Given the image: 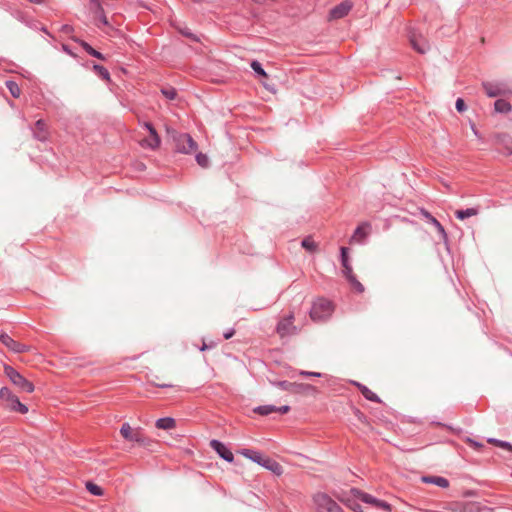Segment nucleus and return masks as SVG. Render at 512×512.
I'll return each mask as SVG.
<instances>
[{"label": "nucleus", "instance_id": "obj_1", "mask_svg": "<svg viewBox=\"0 0 512 512\" xmlns=\"http://www.w3.org/2000/svg\"><path fill=\"white\" fill-rule=\"evenodd\" d=\"M120 435L126 441L144 448H149L154 443L153 439L145 435L141 427H132L128 422L122 424Z\"/></svg>", "mask_w": 512, "mask_h": 512}, {"label": "nucleus", "instance_id": "obj_4", "mask_svg": "<svg viewBox=\"0 0 512 512\" xmlns=\"http://www.w3.org/2000/svg\"><path fill=\"white\" fill-rule=\"evenodd\" d=\"M315 512H344L342 507L327 493L317 492L312 497Z\"/></svg>", "mask_w": 512, "mask_h": 512}, {"label": "nucleus", "instance_id": "obj_35", "mask_svg": "<svg viewBox=\"0 0 512 512\" xmlns=\"http://www.w3.org/2000/svg\"><path fill=\"white\" fill-rule=\"evenodd\" d=\"M250 66L257 75H259L263 78L268 77L267 73L265 72V70L262 68L261 64L258 61H256V60L252 61Z\"/></svg>", "mask_w": 512, "mask_h": 512}, {"label": "nucleus", "instance_id": "obj_16", "mask_svg": "<svg viewBox=\"0 0 512 512\" xmlns=\"http://www.w3.org/2000/svg\"><path fill=\"white\" fill-rule=\"evenodd\" d=\"M33 135L37 140H39L41 142L48 140V138H49L48 126L43 120H38L35 123V126L33 128Z\"/></svg>", "mask_w": 512, "mask_h": 512}, {"label": "nucleus", "instance_id": "obj_29", "mask_svg": "<svg viewBox=\"0 0 512 512\" xmlns=\"http://www.w3.org/2000/svg\"><path fill=\"white\" fill-rule=\"evenodd\" d=\"M461 512H481V506L477 502H465L461 504Z\"/></svg>", "mask_w": 512, "mask_h": 512}, {"label": "nucleus", "instance_id": "obj_46", "mask_svg": "<svg viewBox=\"0 0 512 512\" xmlns=\"http://www.w3.org/2000/svg\"><path fill=\"white\" fill-rule=\"evenodd\" d=\"M27 1L30 3H33V4H44L46 2V0H27Z\"/></svg>", "mask_w": 512, "mask_h": 512}, {"label": "nucleus", "instance_id": "obj_10", "mask_svg": "<svg viewBox=\"0 0 512 512\" xmlns=\"http://www.w3.org/2000/svg\"><path fill=\"white\" fill-rule=\"evenodd\" d=\"M176 147L179 152L189 154L197 150V143L189 134H180L175 138Z\"/></svg>", "mask_w": 512, "mask_h": 512}, {"label": "nucleus", "instance_id": "obj_44", "mask_svg": "<svg viewBox=\"0 0 512 512\" xmlns=\"http://www.w3.org/2000/svg\"><path fill=\"white\" fill-rule=\"evenodd\" d=\"M234 334H235V330L234 329H230L229 331L224 333V338L225 339H230Z\"/></svg>", "mask_w": 512, "mask_h": 512}, {"label": "nucleus", "instance_id": "obj_43", "mask_svg": "<svg viewBox=\"0 0 512 512\" xmlns=\"http://www.w3.org/2000/svg\"><path fill=\"white\" fill-rule=\"evenodd\" d=\"M300 375L306 376V377H320L321 373L319 372H310V371H300Z\"/></svg>", "mask_w": 512, "mask_h": 512}, {"label": "nucleus", "instance_id": "obj_45", "mask_svg": "<svg viewBox=\"0 0 512 512\" xmlns=\"http://www.w3.org/2000/svg\"><path fill=\"white\" fill-rule=\"evenodd\" d=\"M469 443L474 446L475 448H480L482 447V444L476 442V441H473V440H469Z\"/></svg>", "mask_w": 512, "mask_h": 512}, {"label": "nucleus", "instance_id": "obj_31", "mask_svg": "<svg viewBox=\"0 0 512 512\" xmlns=\"http://www.w3.org/2000/svg\"><path fill=\"white\" fill-rule=\"evenodd\" d=\"M93 70L105 81H110V73L105 67L95 64Z\"/></svg>", "mask_w": 512, "mask_h": 512}, {"label": "nucleus", "instance_id": "obj_2", "mask_svg": "<svg viewBox=\"0 0 512 512\" xmlns=\"http://www.w3.org/2000/svg\"><path fill=\"white\" fill-rule=\"evenodd\" d=\"M0 401L2 407L10 412H17L24 415L29 411L28 407L21 403L19 397L8 387H2L0 389Z\"/></svg>", "mask_w": 512, "mask_h": 512}, {"label": "nucleus", "instance_id": "obj_25", "mask_svg": "<svg viewBox=\"0 0 512 512\" xmlns=\"http://www.w3.org/2000/svg\"><path fill=\"white\" fill-rule=\"evenodd\" d=\"M478 213H479L478 208H467L464 210L455 211V216L459 220H464L466 218L476 216V215H478Z\"/></svg>", "mask_w": 512, "mask_h": 512}, {"label": "nucleus", "instance_id": "obj_3", "mask_svg": "<svg viewBox=\"0 0 512 512\" xmlns=\"http://www.w3.org/2000/svg\"><path fill=\"white\" fill-rule=\"evenodd\" d=\"M334 311V305L332 301L326 298H317L311 307L310 318L315 321H324L328 319Z\"/></svg>", "mask_w": 512, "mask_h": 512}, {"label": "nucleus", "instance_id": "obj_41", "mask_svg": "<svg viewBox=\"0 0 512 512\" xmlns=\"http://www.w3.org/2000/svg\"><path fill=\"white\" fill-rule=\"evenodd\" d=\"M343 267V274L345 276V278L347 279V281L351 278V277H354L355 274L353 273V269H352V266L349 264V265H346L345 266H342Z\"/></svg>", "mask_w": 512, "mask_h": 512}, {"label": "nucleus", "instance_id": "obj_42", "mask_svg": "<svg viewBox=\"0 0 512 512\" xmlns=\"http://www.w3.org/2000/svg\"><path fill=\"white\" fill-rule=\"evenodd\" d=\"M456 109H457L459 112H463V111H465V109H466V105H465V102H464V100H463V99L458 98V99L456 100Z\"/></svg>", "mask_w": 512, "mask_h": 512}, {"label": "nucleus", "instance_id": "obj_12", "mask_svg": "<svg viewBox=\"0 0 512 512\" xmlns=\"http://www.w3.org/2000/svg\"><path fill=\"white\" fill-rule=\"evenodd\" d=\"M289 411H290V407L287 405H284L281 407H277L274 405H262V406H258L254 409L255 413L262 415V416H266V415H269L271 413H276V412L280 413V414H286Z\"/></svg>", "mask_w": 512, "mask_h": 512}, {"label": "nucleus", "instance_id": "obj_5", "mask_svg": "<svg viewBox=\"0 0 512 512\" xmlns=\"http://www.w3.org/2000/svg\"><path fill=\"white\" fill-rule=\"evenodd\" d=\"M4 374L10 380V382L20 391L26 393H32L35 390L34 384L26 379L23 375H21L16 369L12 366L5 364Z\"/></svg>", "mask_w": 512, "mask_h": 512}, {"label": "nucleus", "instance_id": "obj_27", "mask_svg": "<svg viewBox=\"0 0 512 512\" xmlns=\"http://www.w3.org/2000/svg\"><path fill=\"white\" fill-rule=\"evenodd\" d=\"M494 108H495V111L499 112V113H508L512 109L511 104L504 99L496 100L495 104H494Z\"/></svg>", "mask_w": 512, "mask_h": 512}, {"label": "nucleus", "instance_id": "obj_9", "mask_svg": "<svg viewBox=\"0 0 512 512\" xmlns=\"http://www.w3.org/2000/svg\"><path fill=\"white\" fill-rule=\"evenodd\" d=\"M144 128L148 131L149 135L140 141V145L143 148L157 149L160 146L161 140L153 125L149 122L143 124Z\"/></svg>", "mask_w": 512, "mask_h": 512}, {"label": "nucleus", "instance_id": "obj_23", "mask_svg": "<svg viewBox=\"0 0 512 512\" xmlns=\"http://www.w3.org/2000/svg\"><path fill=\"white\" fill-rule=\"evenodd\" d=\"M484 90L489 97H496L504 93V90L500 87L499 84L493 83H484Z\"/></svg>", "mask_w": 512, "mask_h": 512}, {"label": "nucleus", "instance_id": "obj_33", "mask_svg": "<svg viewBox=\"0 0 512 512\" xmlns=\"http://www.w3.org/2000/svg\"><path fill=\"white\" fill-rule=\"evenodd\" d=\"M86 489L92 494V495H95V496H102L103 495V490L100 486H98L97 484L93 483V482H87L86 483Z\"/></svg>", "mask_w": 512, "mask_h": 512}, {"label": "nucleus", "instance_id": "obj_37", "mask_svg": "<svg viewBox=\"0 0 512 512\" xmlns=\"http://www.w3.org/2000/svg\"><path fill=\"white\" fill-rule=\"evenodd\" d=\"M161 93L169 100H173L177 96V92L173 87L163 88Z\"/></svg>", "mask_w": 512, "mask_h": 512}, {"label": "nucleus", "instance_id": "obj_21", "mask_svg": "<svg viewBox=\"0 0 512 512\" xmlns=\"http://www.w3.org/2000/svg\"><path fill=\"white\" fill-rule=\"evenodd\" d=\"M155 426L162 430H172L176 427V421L172 417L159 418L156 420Z\"/></svg>", "mask_w": 512, "mask_h": 512}, {"label": "nucleus", "instance_id": "obj_17", "mask_svg": "<svg viewBox=\"0 0 512 512\" xmlns=\"http://www.w3.org/2000/svg\"><path fill=\"white\" fill-rule=\"evenodd\" d=\"M369 230H370V225L368 223H362L361 225H359L351 239H350V242L351 243H354V242H357V243H361L364 241V239L368 236L369 234Z\"/></svg>", "mask_w": 512, "mask_h": 512}, {"label": "nucleus", "instance_id": "obj_50", "mask_svg": "<svg viewBox=\"0 0 512 512\" xmlns=\"http://www.w3.org/2000/svg\"><path fill=\"white\" fill-rule=\"evenodd\" d=\"M263 86L268 89V90H271V88L268 86V84H266L265 82H262Z\"/></svg>", "mask_w": 512, "mask_h": 512}, {"label": "nucleus", "instance_id": "obj_38", "mask_svg": "<svg viewBox=\"0 0 512 512\" xmlns=\"http://www.w3.org/2000/svg\"><path fill=\"white\" fill-rule=\"evenodd\" d=\"M97 25L100 26V24L102 25H107L108 24V20H107V17L104 15V12H103V8L101 7L100 4H98V18H97Z\"/></svg>", "mask_w": 512, "mask_h": 512}, {"label": "nucleus", "instance_id": "obj_47", "mask_svg": "<svg viewBox=\"0 0 512 512\" xmlns=\"http://www.w3.org/2000/svg\"><path fill=\"white\" fill-rule=\"evenodd\" d=\"M357 416H358V419L361 421L365 419V416L360 411H357Z\"/></svg>", "mask_w": 512, "mask_h": 512}, {"label": "nucleus", "instance_id": "obj_14", "mask_svg": "<svg viewBox=\"0 0 512 512\" xmlns=\"http://www.w3.org/2000/svg\"><path fill=\"white\" fill-rule=\"evenodd\" d=\"M352 9V3L350 1H344L339 5L335 6L331 9L329 18L330 19H340L345 17L350 10Z\"/></svg>", "mask_w": 512, "mask_h": 512}, {"label": "nucleus", "instance_id": "obj_11", "mask_svg": "<svg viewBox=\"0 0 512 512\" xmlns=\"http://www.w3.org/2000/svg\"><path fill=\"white\" fill-rule=\"evenodd\" d=\"M0 341L14 353H24L29 351V347L27 345L15 341L6 333H0Z\"/></svg>", "mask_w": 512, "mask_h": 512}, {"label": "nucleus", "instance_id": "obj_39", "mask_svg": "<svg viewBox=\"0 0 512 512\" xmlns=\"http://www.w3.org/2000/svg\"><path fill=\"white\" fill-rule=\"evenodd\" d=\"M196 161L201 167H204V168H206L209 164L208 157L203 153H198L196 155Z\"/></svg>", "mask_w": 512, "mask_h": 512}, {"label": "nucleus", "instance_id": "obj_28", "mask_svg": "<svg viewBox=\"0 0 512 512\" xmlns=\"http://www.w3.org/2000/svg\"><path fill=\"white\" fill-rule=\"evenodd\" d=\"M80 45L82 46V48L91 56L95 57V58H98L100 60H105V57L102 53H100L99 51L95 50L91 45H89L87 42L85 41H80Z\"/></svg>", "mask_w": 512, "mask_h": 512}, {"label": "nucleus", "instance_id": "obj_32", "mask_svg": "<svg viewBox=\"0 0 512 512\" xmlns=\"http://www.w3.org/2000/svg\"><path fill=\"white\" fill-rule=\"evenodd\" d=\"M302 247L309 252H314L317 250V243L311 237H306L302 241Z\"/></svg>", "mask_w": 512, "mask_h": 512}, {"label": "nucleus", "instance_id": "obj_8", "mask_svg": "<svg viewBox=\"0 0 512 512\" xmlns=\"http://www.w3.org/2000/svg\"><path fill=\"white\" fill-rule=\"evenodd\" d=\"M351 492L357 498H359L364 503L370 504L377 509L385 510L387 512L391 511V505L383 500H379L368 493L361 492L357 489H352Z\"/></svg>", "mask_w": 512, "mask_h": 512}, {"label": "nucleus", "instance_id": "obj_13", "mask_svg": "<svg viewBox=\"0 0 512 512\" xmlns=\"http://www.w3.org/2000/svg\"><path fill=\"white\" fill-rule=\"evenodd\" d=\"M210 446L218 453L221 458L227 462H232L234 460L233 453L222 442L218 440H212L210 442Z\"/></svg>", "mask_w": 512, "mask_h": 512}, {"label": "nucleus", "instance_id": "obj_19", "mask_svg": "<svg viewBox=\"0 0 512 512\" xmlns=\"http://www.w3.org/2000/svg\"><path fill=\"white\" fill-rule=\"evenodd\" d=\"M261 466L273 472L275 475H281L283 473V467L277 461L273 460L269 457H264L262 460Z\"/></svg>", "mask_w": 512, "mask_h": 512}, {"label": "nucleus", "instance_id": "obj_20", "mask_svg": "<svg viewBox=\"0 0 512 512\" xmlns=\"http://www.w3.org/2000/svg\"><path fill=\"white\" fill-rule=\"evenodd\" d=\"M497 144L502 146V152L506 155L512 154V139L508 135H499Z\"/></svg>", "mask_w": 512, "mask_h": 512}, {"label": "nucleus", "instance_id": "obj_6", "mask_svg": "<svg viewBox=\"0 0 512 512\" xmlns=\"http://www.w3.org/2000/svg\"><path fill=\"white\" fill-rule=\"evenodd\" d=\"M278 388L289 391L293 394H309V393H317L318 390L315 386L307 383H296V382H288V381H279L274 383Z\"/></svg>", "mask_w": 512, "mask_h": 512}, {"label": "nucleus", "instance_id": "obj_30", "mask_svg": "<svg viewBox=\"0 0 512 512\" xmlns=\"http://www.w3.org/2000/svg\"><path fill=\"white\" fill-rule=\"evenodd\" d=\"M6 87L13 97L18 98L20 96L21 89L16 82L6 81Z\"/></svg>", "mask_w": 512, "mask_h": 512}, {"label": "nucleus", "instance_id": "obj_49", "mask_svg": "<svg viewBox=\"0 0 512 512\" xmlns=\"http://www.w3.org/2000/svg\"><path fill=\"white\" fill-rule=\"evenodd\" d=\"M157 386H159V387H171L172 385H169V384H158Z\"/></svg>", "mask_w": 512, "mask_h": 512}, {"label": "nucleus", "instance_id": "obj_34", "mask_svg": "<svg viewBox=\"0 0 512 512\" xmlns=\"http://www.w3.org/2000/svg\"><path fill=\"white\" fill-rule=\"evenodd\" d=\"M488 443H491L495 446H498L500 448L508 450L509 452H512V445L509 442L497 440L494 438H489Z\"/></svg>", "mask_w": 512, "mask_h": 512}, {"label": "nucleus", "instance_id": "obj_18", "mask_svg": "<svg viewBox=\"0 0 512 512\" xmlns=\"http://www.w3.org/2000/svg\"><path fill=\"white\" fill-rule=\"evenodd\" d=\"M420 213L429 223H431L436 228V230L438 231V233L441 235V237L443 239L447 238V234H446L444 227L434 216L431 215L430 212H428L425 209H421Z\"/></svg>", "mask_w": 512, "mask_h": 512}, {"label": "nucleus", "instance_id": "obj_26", "mask_svg": "<svg viewBox=\"0 0 512 512\" xmlns=\"http://www.w3.org/2000/svg\"><path fill=\"white\" fill-rule=\"evenodd\" d=\"M241 454L243 456H245L246 458H249L251 459L253 462H256L258 463L259 465L261 464L262 460L264 459V456L257 452V451H253V450H250V449H244Z\"/></svg>", "mask_w": 512, "mask_h": 512}, {"label": "nucleus", "instance_id": "obj_24", "mask_svg": "<svg viewBox=\"0 0 512 512\" xmlns=\"http://www.w3.org/2000/svg\"><path fill=\"white\" fill-rule=\"evenodd\" d=\"M356 385L359 388V390L362 393V395L367 400L372 401V402H376V403L380 402V398L372 390H370L368 387H366L365 385H362L360 383H357Z\"/></svg>", "mask_w": 512, "mask_h": 512}, {"label": "nucleus", "instance_id": "obj_51", "mask_svg": "<svg viewBox=\"0 0 512 512\" xmlns=\"http://www.w3.org/2000/svg\"><path fill=\"white\" fill-rule=\"evenodd\" d=\"M338 499H339L341 502L346 503V502H345V500H344V498L338 497Z\"/></svg>", "mask_w": 512, "mask_h": 512}, {"label": "nucleus", "instance_id": "obj_48", "mask_svg": "<svg viewBox=\"0 0 512 512\" xmlns=\"http://www.w3.org/2000/svg\"><path fill=\"white\" fill-rule=\"evenodd\" d=\"M351 508H352L355 512H362V510L360 509V505L351 506Z\"/></svg>", "mask_w": 512, "mask_h": 512}, {"label": "nucleus", "instance_id": "obj_40", "mask_svg": "<svg viewBox=\"0 0 512 512\" xmlns=\"http://www.w3.org/2000/svg\"><path fill=\"white\" fill-rule=\"evenodd\" d=\"M341 263L342 266L349 265V257H348V249L346 247H341Z\"/></svg>", "mask_w": 512, "mask_h": 512}, {"label": "nucleus", "instance_id": "obj_36", "mask_svg": "<svg viewBox=\"0 0 512 512\" xmlns=\"http://www.w3.org/2000/svg\"><path fill=\"white\" fill-rule=\"evenodd\" d=\"M349 284L351 285L352 289L354 291H356L357 293H363L364 292V286L362 285V283H360L356 276L354 277H351L349 280H348Z\"/></svg>", "mask_w": 512, "mask_h": 512}, {"label": "nucleus", "instance_id": "obj_22", "mask_svg": "<svg viewBox=\"0 0 512 512\" xmlns=\"http://www.w3.org/2000/svg\"><path fill=\"white\" fill-rule=\"evenodd\" d=\"M422 481L424 483L434 484L442 488H447L449 486V481L446 478L440 476H424L422 477Z\"/></svg>", "mask_w": 512, "mask_h": 512}, {"label": "nucleus", "instance_id": "obj_7", "mask_svg": "<svg viewBox=\"0 0 512 512\" xmlns=\"http://www.w3.org/2000/svg\"><path fill=\"white\" fill-rule=\"evenodd\" d=\"M276 332L281 338L297 334L298 329L294 325V314L292 312L278 322Z\"/></svg>", "mask_w": 512, "mask_h": 512}, {"label": "nucleus", "instance_id": "obj_15", "mask_svg": "<svg viewBox=\"0 0 512 512\" xmlns=\"http://www.w3.org/2000/svg\"><path fill=\"white\" fill-rule=\"evenodd\" d=\"M410 43H411L412 47L418 53H421V54H424L429 49V44L426 41V39L424 37H422L421 35H417L415 33H412L410 35Z\"/></svg>", "mask_w": 512, "mask_h": 512}]
</instances>
